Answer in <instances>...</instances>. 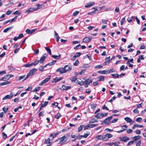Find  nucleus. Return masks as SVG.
<instances>
[{"mask_svg":"<svg viewBox=\"0 0 146 146\" xmlns=\"http://www.w3.org/2000/svg\"><path fill=\"white\" fill-rule=\"evenodd\" d=\"M46 57L44 56H42L40 58V63H43V61L45 60V58H46Z\"/></svg>","mask_w":146,"mask_h":146,"instance_id":"obj_24","label":"nucleus"},{"mask_svg":"<svg viewBox=\"0 0 146 146\" xmlns=\"http://www.w3.org/2000/svg\"><path fill=\"white\" fill-rule=\"evenodd\" d=\"M25 75H24L23 76H21L20 77H19V78L18 80H21L23 79L24 78H25Z\"/></svg>","mask_w":146,"mask_h":146,"instance_id":"obj_58","label":"nucleus"},{"mask_svg":"<svg viewBox=\"0 0 146 146\" xmlns=\"http://www.w3.org/2000/svg\"><path fill=\"white\" fill-rule=\"evenodd\" d=\"M102 109L103 110H109V109L105 105L103 106L102 107Z\"/></svg>","mask_w":146,"mask_h":146,"instance_id":"obj_60","label":"nucleus"},{"mask_svg":"<svg viewBox=\"0 0 146 146\" xmlns=\"http://www.w3.org/2000/svg\"><path fill=\"white\" fill-rule=\"evenodd\" d=\"M134 140L131 141L129 142V143L127 144V145L128 146L131 145L133 144L134 143Z\"/></svg>","mask_w":146,"mask_h":146,"instance_id":"obj_52","label":"nucleus"},{"mask_svg":"<svg viewBox=\"0 0 146 146\" xmlns=\"http://www.w3.org/2000/svg\"><path fill=\"white\" fill-rule=\"evenodd\" d=\"M79 12H80L78 11H76L73 13L72 16H76L78 14Z\"/></svg>","mask_w":146,"mask_h":146,"instance_id":"obj_45","label":"nucleus"},{"mask_svg":"<svg viewBox=\"0 0 146 146\" xmlns=\"http://www.w3.org/2000/svg\"><path fill=\"white\" fill-rule=\"evenodd\" d=\"M108 71L107 70H100L98 72V73H99L101 74H108Z\"/></svg>","mask_w":146,"mask_h":146,"instance_id":"obj_25","label":"nucleus"},{"mask_svg":"<svg viewBox=\"0 0 146 146\" xmlns=\"http://www.w3.org/2000/svg\"><path fill=\"white\" fill-rule=\"evenodd\" d=\"M98 125V124H89L90 127V128L94 127L97 126Z\"/></svg>","mask_w":146,"mask_h":146,"instance_id":"obj_43","label":"nucleus"},{"mask_svg":"<svg viewBox=\"0 0 146 146\" xmlns=\"http://www.w3.org/2000/svg\"><path fill=\"white\" fill-rule=\"evenodd\" d=\"M62 78V77H61L60 78H58L57 77H56L52 81V82L53 83L57 82L61 80Z\"/></svg>","mask_w":146,"mask_h":146,"instance_id":"obj_13","label":"nucleus"},{"mask_svg":"<svg viewBox=\"0 0 146 146\" xmlns=\"http://www.w3.org/2000/svg\"><path fill=\"white\" fill-rule=\"evenodd\" d=\"M118 120V119H117L115 118L113 119V120L111 122V123H115V122H117V121Z\"/></svg>","mask_w":146,"mask_h":146,"instance_id":"obj_56","label":"nucleus"},{"mask_svg":"<svg viewBox=\"0 0 146 146\" xmlns=\"http://www.w3.org/2000/svg\"><path fill=\"white\" fill-rule=\"evenodd\" d=\"M45 48L46 50L49 53V54L50 55H51L52 53L50 48L47 47H45Z\"/></svg>","mask_w":146,"mask_h":146,"instance_id":"obj_32","label":"nucleus"},{"mask_svg":"<svg viewBox=\"0 0 146 146\" xmlns=\"http://www.w3.org/2000/svg\"><path fill=\"white\" fill-rule=\"evenodd\" d=\"M79 63V62L78 60H76L74 64V66H77Z\"/></svg>","mask_w":146,"mask_h":146,"instance_id":"obj_54","label":"nucleus"},{"mask_svg":"<svg viewBox=\"0 0 146 146\" xmlns=\"http://www.w3.org/2000/svg\"><path fill=\"white\" fill-rule=\"evenodd\" d=\"M9 79V76L8 74H7L4 77H2L0 79V81L3 80L6 81L8 80Z\"/></svg>","mask_w":146,"mask_h":146,"instance_id":"obj_12","label":"nucleus"},{"mask_svg":"<svg viewBox=\"0 0 146 146\" xmlns=\"http://www.w3.org/2000/svg\"><path fill=\"white\" fill-rule=\"evenodd\" d=\"M48 103V102H42L40 104V106L39 108L38 111H40L44 107L46 106Z\"/></svg>","mask_w":146,"mask_h":146,"instance_id":"obj_7","label":"nucleus"},{"mask_svg":"<svg viewBox=\"0 0 146 146\" xmlns=\"http://www.w3.org/2000/svg\"><path fill=\"white\" fill-rule=\"evenodd\" d=\"M93 85L94 86H96L98 85V82L97 81H96L93 82Z\"/></svg>","mask_w":146,"mask_h":146,"instance_id":"obj_63","label":"nucleus"},{"mask_svg":"<svg viewBox=\"0 0 146 146\" xmlns=\"http://www.w3.org/2000/svg\"><path fill=\"white\" fill-rule=\"evenodd\" d=\"M98 120H97V119H96L94 118H92L90 120V121L89 123H94L95 122H98Z\"/></svg>","mask_w":146,"mask_h":146,"instance_id":"obj_22","label":"nucleus"},{"mask_svg":"<svg viewBox=\"0 0 146 146\" xmlns=\"http://www.w3.org/2000/svg\"><path fill=\"white\" fill-rule=\"evenodd\" d=\"M50 143V138H48L47 139H45V141L44 142V143L47 144V143Z\"/></svg>","mask_w":146,"mask_h":146,"instance_id":"obj_41","label":"nucleus"},{"mask_svg":"<svg viewBox=\"0 0 146 146\" xmlns=\"http://www.w3.org/2000/svg\"><path fill=\"white\" fill-rule=\"evenodd\" d=\"M20 14L21 13L18 11H17L13 13V14L18 15H20Z\"/></svg>","mask_w":146,"mask_h":146,"instance_id":"obj_48","label":"nucleus"},{"mask_svg":"<svg viewBox=\"0 0 146 146\" xmlns=\"http://www.w3.org/2000/svg\"><path fill=\"white\" fill-rule=\"evenodd\" d=\"M95 4L94 2H90L88 3L85 6V7L86 8L88 7L92 6Z\"/></svg>","mask_w":146,"mask_h":146,"instance_id":"obj_16","label":"nucleus"},{"mask_svg":"<svg viewBox=\"0 0 146 146\" xmlns=\"http://www.w3.org/2000/svg\"><path fill=\"white\" fill-rule=\"evenodd\" d=\"M103 67V66L101 65H99L96 66L94 67V68L95 69L100 68H102Z\"/></svg>","mask_w":146,"mask_h":146,"instance_id":"obj_47","label":"nucleus"},{"mask_svg":"<svg viewBox=\"0 0 146 146\" xmlns=\"http://www.w3.org/2000/svg\"><path fill=\"white\" fill-rule=\"evenodd\" d=\"M71 87L70 86H66L64 85L62 86V87L61 88V90H67L70 89Z\"/></svg>","mask_w":146,"mask_h":146,"instance_id":"obj_15","label":"nucleus"},{"mask_svg":"<svg viewBox=\"0 0 146 146\" xmlns=\"http://www.w3.org/2000/svg\"><path fill=\"white\" fill-rule=\"evenodd\" d=\"M112 118V116H110L106 118L101 123L102 125L104 123L106 125H109L111 124L110 120Z\"/></svg>","mask_w":146,"mask_h":146,"instance_id":"obj_2","label":"nucleus"},{"mask_svg":"<svg viewBox=\"0 0 146 146\" xmlns=\"http://www.w3.org/2000/svg\"><path fill=\"white\" fill-rule=\"evenodd\" d=\"M92 38L91 37H87L84 38L82 41V42L84 43H88L90 42Z\"/></svg>","mask_w":146,"mask_h":146,"instance_id":"obj_8","label":"nucleus"},{"mask_svg":"<svg viewBox=\"0 0 146 146\" xmlns=\"http://www.w3.org/2000/svg\"><path fill=\"white\" fill-rule=\"evenodd\" d=\"M140 136H139V135H137V136H134V137L133 138V139H134V141H136V140H137L139 139L140 138Z\"/></svg>","mask_w":146,"mask_h":146,"instance_id":"obj_30","label":"nucleus"},{"mask_svg":"<svg viewBox=\"0 0 146 146\" xmlns=\"http://www.w3.org/2000/svg\"><path fill=\"white\" fill-rule=\"evenodd\" d=\"M3 138L4 139H6L7 137V135L4 132H3Z\"/></svg>","mask_w":146,"mask_h":146,"instance_id":"obj_61","label":"nucleus"},{"mask_svg":"<svg viewBox=\"0 0 146 146\" xmlns=\"http://www.w3.org/2000/svg\"><path fill=\"white\" fill-rule=\"evenodd\" d=\"M13 92H11L10 94V95H7L4 97L3 98V100H5L7 99H11L13 96Z\"/></svg>","mask_w":146,"mask_h":146,"instance_id":"obj_6","label":"nucleus"},{"mask_svg":"<svg viewBox=\"0 0 146 146\" xmlns=\"http://www.w3.org/2000/svg\"><path fill=\"white\" fill-rule=\"evenodd\" d=\"M68 139L67 137L65 136H64L61 138H58V139L60 140L58 144L62 145L63 143L66 141Z\"/></svg>","mask_w":146,"mask_h":146,"instance_id":"obj_4","label":"nucleus"},{"mask_svg":"<svg viewBox=\"0 0 146 146\" xmlns=\"http://www.w3.org/2000/svg\"><path fill=\"white\" fill-rule=\"evenodd\" d=\"M102 136L101 135H99L97 136L96 137V138L97 139H99L100 140H102Z\"/></svg>","mask_w":146,"mask_h":146,"instance_id":"obj_40","label":"nucleus"},{"mask_svg":"<svg viewBox=\"0 0 146 146\" xmlns=\"http://www.w3.org/2000/svg\"><path fill=\"white\" fill-rule=\"evenodd\" d=\"M36 29H34L31 30L27 29L26 30V32L28 34H31L34 32L36 30Z\"/></svg>","mask_w":146,"mask_h":146,"instance_id":"obj_11","label":"nucleus"},{"mask_svg":"<svg viewBox=\"0 0 146 146\" xmlns=\"http://www.w3.org/2000/svg\"><path fill=\"white\" fill-rule=\"evenodd\" d=\"M38 8H33V7H31L28 9L27 11H25V13H27L32 12L33 11L38 10Z\"/></svg>","mask_w":146,"mask_h":146,"instance_id":"obj_9","label":"nucleus"},{"mask_svg":"<svg viewBox=\"0 0 146 146\" xmlns=\"http://www.w3.org/2000/svg\"><path fill=\"white\" fill-rule=\"evenodd\" d=\"M111 76L115 78H118L119 76V75L117 74H112Z\"/></svg>","mask_w":146,"mask_h":146,"instance_id":"obj_46","label":"nucleus"},{"mask_svg":"<svg viewBox=\"0 0 146 146\" xmlns=\"http://www.w3.org/2000/svg\"><path fill=\"white\" fill-rule=\"evenodd\" d=\"M72 69V66L68 65L65 66L64 68H60L57 69L56 71L57 72H59L60 74H62L70 71Z\"/></svg>","mask_w":146,"mask_h":146,"instance_id":"obj_1","label":"nucleus"},{"mask_svg":"<svg viewBox=\"0 0 146 146\" xmlns=\"http://www.w3.org/2000/svg\"><path fill=\"white\" fill-rule=\"evenodd\" d=\"M124 119L127 122L130 123L132 121V119L128 117H126L124 118Z\"/></svg>","mask_w":146,"mask_h":146,"instance_id":"obj_26","label":"nucleus"},{"mask_svg":"<svg viewBox=\"0 0 146 146\" xmlns=\"http://www.w3.org/2000/svg\"><path fill=\"white\" fill-rule=\"evenodd\" d=\"M23 37V34L22 33H21V34H20L19 35L18 37V38L19 39H20V38H22Z\"/></svg>","mask_w":146,"mask_h":146,"instance_id":"obj_62","label":"nucleus"},{"mask_svg":"<svg viewBox=\"0 0 146 146\" xmlns=\"http://www.w3.org/2000/svg\"><path fill=\"white\" fill-rule=\"evenodd\" d=\"M91 108L94 109L96 108L97 104H92L91 105Z\"/></svg>","mask_w":146,"mask_h":146,"instance_id":"obj_49","label":"nucleus"},{"mask_svg":"<svg viewBox=\"0 0 146 146\" xmlns=\"http://www.w3.org/2000/svg\"><path fill=\"white\" fill-rule=\"evenodd\" d=\"M56 62V60H53L51 62L49 63L48 64L50 66L54 65Z\"/></svg>","mask_w":146,"mask_h":146,"instance_id":"obj_38","label":"nucleus"},{"mask_svg":"<svg viewBox=\"0 0 146 146\" xmlns=\"http://www.w3.org/2000/svg\"><path fill=\"white\" fill-rule=\"evenodd\" d=\"M133 131V130L131 129H129L126 131V132L127 133H130Z\"/></svg>","mask_w":146,"mask_h":146,"instance_id":"obj_55","label":"nucleus"},{"mask_svg":"<svg viewBox=\"0 0 146 146\" xmlns=\"http://www.w3.org/2000/svg\"><path fill=\"white\" fill-rule=\"evenodd\" d=\"M61 116V115L60 113H57L56 115H55V118L56 119H58L59 117Z\"/></svg>","mask_w":146,"mask_h":146,"instance_id":"obj_33","label":"nucleus"},{"mask_svg":"<svg viewBox=\"0 0 146 146\" xmlns=\"http://www.w3.org/2000/svg\"><path fill=\"white\" fill-rule=\"evenodd\" d=\"M81 53L80 52H76L74 56L76 57H79L81 55Z\"/></svg>","mask_w":146,"mask_h":146,"instance_id":"obj_50","label":"nucleus"},{"mask_svg":"<svg viewBox=\"0 0 146 146\" xmlns=\"http://www.w3.org/2000/svg\"><path fill=\"white\" fill-rule=\"evenodd\" d=\"M103 113H98L97 114L95 115V117H97V118L100 119L103 117Z\"/></svg>","mask_w":146,"mask_h":146,"instance_id":"obj_14","label":"nucleus"},{"mask_svg":"<svg viewBox=\"0 0 146 146\" xmlns=\"http://www.w3.org/2000/svg\"><path fill=\"white\" fill-rule=\"evenodd\" d=\"M12 28V27H9V28H6V29H5L4 31L3 32L4 33H6L7 32V31L9 30V29H11Z\"/></svg>","mask_w":146,"mask_h":146,"instance_id":"obj_51","label":"nucleus"},{"mask_svg":"<svg viewBox=\"0 0 146 146\" xmlns=\"http://www.w3.org/2000/svg\"><path fill=\"white\" fill-rule=\"evenodd\" d=\"M52 57L54 58L57 59H60L61 58L60 55L58 56L53 55L52 56Z\"/></svg>","mask_w":146,"mask_h":146,"instance_id":"obj_27","label":"nucleus"},{"mask_svg":"<svg viewBox=\"0 0 146 146\" xmlns=\"http://www.w3.org/2000/svg\"><path fill=\"white\" fill-rule=\"evenodd\" d=\"M136 127H137L142 128L143 127V125H139L137 124H135Z\"/></svg>","mask_w":146,"mask_h":146,"instance_id":"obj_57","label":"nucleus"},{"mask_svg":"<svg viewBox=\"0 0 146 146\" xmlns=\"http://www.w3.org/2000/svg\"><path fill=\"white\" fill-rule=\"evenodd\" d=\"M106 61L104 62L103 64L104 65H106V63H110L111 61V60L110 58H105Z\"/></svg>","mask_w":146,"mask_h":146,"instance_id":"obj_21","label":"nucleus"},{"mask_svg":"<svg viewBox=\"0 0 146 146\" xmlns=\"http://www.w3.org/2000/svg\"><path fill=\"white\" fill-rule=\"evenodd\" d=\"M37 69L36 68H34L30 71L29 73L27 74L26 78L24 80H25L30 76H31L34 75L35 72L36 71Z\"/></svg>","mask_w":146,"mask_h":146,"instance_id":"obj_3","label":"nucleus"},{"mask_svg":"<svg viewBox=\"0 0 146 146\" xmlns=\"http://www.w3.org/2000/svg\"><path fill=\"white\" fill-rule=\"evenodd\" d=\"M142 120V119L141 117H138L135 119V121L139 123H140Z\"/></svg>","mask_w":146,"mask_h":146,"instance_id":"obj_34","label":"nucleus"},{"mask_svg":"<svg viewBox=\"0 0 146 146\" xmlns=\"http://www.w3.org/2000/svg\"><path fill=\"white\" fill-rule=\"evenodd\" d=\"M16 19H12L11 20H9L7 21H4L3 23V24L4 25H5L9 23H10L11 22H13L14 21H15L16 20Z\"/></svg>","mask_w":146,"mask_h":146,"instance_id":"obj_18","label":"nucleus"},{"mask_svg":"<svg viewBox=\"0 0 146 146\" xmlns=\"http://www.w3.org/2000/svg\"><path fill=\"white\" fill-rule=\"evenodd\" d=\"M49 77L46 78L44 80L42 81L39 84V85L40 86H42L43 84L47 82L50 79V76H49Z\"/></svg>","mask_w":146,"mask_h":146,"instance_id":"obj_10","label":"nucleus"},{"mask_svg":"<svg viewBox=\"0 0 146 146\" xmlns=\"http://www.w3.org/2000/svg\"><path fill=\"white\" fill-rule=\"evenodd\" d=\"M24 66L26 67H29L32 66L31 63L30 64L28 63L26 64H24L23 66Z\"/></svg>","mask_w":146,"mask_h":146,"instance_id":"obj_42","label":"nucleus"},{"mask_svg":"<svg viewBox=\"0 0 146 146\" xmlns=\"http://www.w3.org/2000/svg\"><path fill=\"white\" fill-rule=\"evenodd\" d=\"M77 83H78L79 84H80L81 85H84V81H82V80L80 79H79L77 80Z\"/></svg>","mask_w":146,"mask_h":146,"instance_id":"obj_19","label":"nucleus"},{"mask_svg":"<svg viewBox=\"0 0 146 146\" xmlns=\"http://www.w3.org/2000/svg\"><path fill=\"white\" fill-rule=\"evenodd\" d=\"M92 79L91 78L86 79L85 81V82L87 84H90V83L92 82Z\"/></svg>","mask_w":146,"mask_h":146,"instance_id":"obj_17","label":"nucleus"},{"mask_svg":"<svg viewBox=\"0 0 146 146\" xmlns=\"http://www.w3.org/2000/svg\"><path fill=\"white\" fill-rule=\"evenodd\" d=\"M98 11L97 9H96L95 10H94L93 11L89 12L88 14L89 15H93L94 13H97V11Z\"/></svg>","mask_w":146,"mask_h":146,"instance_id":"obj_29","label":"nucleus"},{"mask_svg":"<svg viewBox=\"0 0 146 146\" xmlns=\"http://www.w3.org/2000/svg\"><path fill=\"white\" fill-rule=\"evenodd\" d=\"M83 126H84L83 125H81L79 127L78 129V131L79 132H80L82 129L83 127Z\"/></svg>","mask_w":146,"mask_h":146,"instance_id":"obj_44","label":"nucleus"},{"mask_svg":"<svg viewBox=\"0 0 146 146\" xmlns=\"http://www.w3.org/2000/svg\"><path fill=\"white\" fill-rule=\"evenodd\" d=\"M31 121V120H29L27 122L24 124V127H26L27 126H29V124L30 122Z\"/></svg>","mask_w":146,"mask_h":146,"instance_id":"obj_39","label":"nucleus"},{"mask_svg":"<svg viewBox=\"0 0 146 146\" xmlns=\"http://www.w3.org/2000/svg\"><path fill=\"white\" fill-rule=\"evenodd\" d=\"M129 140V137H123L120 140L121 141H123L124 142H126L128 140Z\"/></svg>","mask_w":146,"mask_h":146,"instance_id":"obj_20","label":"nucleus"},{"mask_svg":"<svg viewBox=\"0 0 146 146\" xmlns=\"http://www.w3.org/2000/svg\"><path fill=\"white\" fill-rule=\"evenodd\" d=\"M128 126L126 125H124L121 126V127L122 128V130H124L125 131L127 129Z\"/></svg>","mask_w":146,"mask_h":146,"instance_id":"obj_37","label":"nucleus"},{"mask_svg":"<svg viewBox=\"0 0 146 146\" xmlns=\"http://www.w3.org/2000/svg\"><path fill=\"white\" fill-rule=\"evenodd\" d=\"M8 110V108H3V110L4 112L5 113H6Z\"/></svg>","mask_w":146,"mask_h":146,"instance_id":"obj_53","label":"nucleus"},{"mask_svg":"<svg viewBox=\"0 0 146 146\" xmlns=\"http://www.w3.org/2000/svg\"><path fill=\"white\" fill-rule=\"evenodd\" d=\"M98 78L99 79L98 81H102L104 80V76H99Z\"/></svg>","mask_w":146,"mask_h":146,"instance_id":"obj_28","label":"nucleus"},{"mask_svg":"<svg viewBox=\"0 0 146 146\" xmlns=\"http://www.w3.org/2000/svg\"><path fill=\"white\" fill-rule=\"evenodd\" d=\"M141 144V140H139L138 142L136 143V146H140Z\"/></svg>","mask_w":146,"mask_h":146,"instance_id":"obj_59","label":"nucleus"},{"mask_svg":"<svg viewBox=\"0 0 146 146\" xmlns=\"http://www.w3.org/2000/svg\"><path fill=\"white\" fill-rule=\"evenodd\" d=\"M40 89V88L39 87H36L35 89L33 90V92H36L39 91Z\"/></svg>","mask_w":146,"mask_h":146,"instance_id":"obj_35","label":"nucleus"},{"mask_svg":"<svg viewBox=\"0 0 146 146\" xmlns=\"http://www.w3.org/2000/svg\"><path fill=\"white\" fill-rule=\"evenodd\" d=\"M39 69L40 71L42 72L43 71L44 69V67L42 66H40L39 68Z\"/></svg>","mask_w":146,"mask_h":146,"instance_id":"obj_64","label":"nucleus"},{"mask_svg":"<svg viewBox=\"0 0 146 146\" xmlns=\"http://www.w3.org/2000/svg\"><path fill=\"white\" fill-rule=\"evenodd\" d=\"M10 83L11 82L9 81L4 82H3L0 83V86L3 85L8 84H10Z\"/></svg>","mask_w":146,"mask_h":146,"instance_id":"obj_23","label":"nucleus"},{"mask_svg":"<svg viewBox=\"0 0 146 146\" xmlns=\"http://www.w3.org/2000/svg\"><path fill=\"white\" fill-rule=\"evenodd\" d=\"M39 62V60H35L34 62L31 63L32 66L33 65L35 66L38 64Z\"/></svg>","mask_w":146,"mask_h":146,"instance_id":"obj_31","label":"nucleus"},{"mask_svg":"<svg viewBox=\"0 0 146 146\" xmlns=\"http://www.w3.org/2000/svg\"><path fill=\"white\" fill-rule=\"evenodd\" d=\"M113 135L111 134H107L102 136V140L106 141H108L109 138L112 137Z\"/></svg>","mask_w":146,"mask_h":146,"instance_id":"obj_5","label":"nucleus"},{"mask_svg":"<svg viewBox=\"0 0 146 146\" xmlns=\"http://www.w3.org/2000/svg\"><path fill=\"white\" fill-rule=\"evenodd\" d=\"M77 79L76 76H73L70 78V80L72 82H74Z\"/></svg>","mask_w":146,"mask_h":146,"instance_id":"obj_36","label":"nucleus"}]
</instances>
